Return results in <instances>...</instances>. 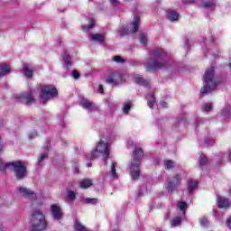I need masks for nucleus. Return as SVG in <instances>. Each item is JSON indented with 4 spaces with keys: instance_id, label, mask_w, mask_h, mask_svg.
I'll return each instance as SVG.
<instances>
[{
    "instance_id": "1",
    "label": "nucleus",
    "mask_w": 231,
    "mask_h": 231,
    "mask_svg": "<svg viewBox=\"0 0 231 231\" xmlns=\"http://www.w3.org/2000/svg\"><path fill=\"white\" fill-rule=\"evenodd\" d=\"M150 59L145 63V69L148 71H154V69H167L169 67V58L167 52L162 49H155L150 54Z\"/></svg>"
},
{
    "instance_id": "2",
    "label": "nucleus",
    "mask_w": 231,
    "mask_h": 231,
    "mask_svg": "<svg viewBox=\"0 0 231 231\" xmlns=\"http://www.w3.org/2000/svg\"><path fill=\"white\" fill-rule=\"evenodd\" d=\"M203 88L200 90V95H208L212 93L217 86H219V81L216 79L214 67L208 68L203 77Z\"/></svg>"
},
{
    "instance_id": "3",
    "label": "nucleus",
    "mask_w": 231,
    "mask_h": 231,
    "mask_svg": "<svg viewBox=\"0 0 231 231\" xmlns=\"http://www.w3.org/2000/svg\"><path fill=\"white\" fill-rule=\"evenodd\" d=\"M142 158H143V151L141 148H135L133 158L129 164V172L132 180H138L142 171L140 166L142 165Z\"/></svg>"
},
{
    "instance_id": "4",
    "label": "nucleus",
    "mask_w": 231,
    "mask_h": 231,
    "mask_svg": "<svg viewBox=\"0 0 231 231\" xmlns=\"http://www.w3.org/2000/svg\"><path fill=\"white\" fill-rule=\"evenodd\" d=\"M31 226L33 228V230L31 231H42L48 228V222H46V217L41 210L32 212L31 217Z\"/></svg>"
},
{
    "instance_id": "5",
    "label": "nucleus",
    "mask_w": 231,
    "mask_h": 231,
    "mask_svg": "<svg viewBox=\"0 0 231 231\" xmlns=\"http://www.w3.org/2000/svg\"><path fill=\"white\" fill-rule=\"evenodd\" d=\"M109 143L100 140L96 145V149L91 152L90 155L87 157V160H95V158H98L100 154L105 156V163H107V158H109Z\"/></svg>"
},
{
    "instance_id": "6",
    "label": "nucleus",
    "mask_w": 231,
    "mask_h": 231,
    "mask_svg": "<svg viewBox=\"0 0 231 231\" xmlns=\"http://www.w3.org/2000/svg\"><path fill=\"white\" fill-rule=\"evenodd\" d=\"M6 167H13L17 180H23L26 176V166L23 162H13L5 165L3 160L0 159V171H5Z\"/></svg>"
},
{
    "instance_id": "7",
    "label": "nucleus",
    "mask_w": 231,
    "mask_h": 231,
    "mask_svg": "<svg viewBox=\"0 0 231 231\" xmlns=\"http://www.w3.org/2000/svg\"><path fill=\"white\" fill-rule=\"evenodd\" d=\"M59 95V91L57 90V88L53 85H46L43 86L41 89L40 93V100L42 102V104H46L49 100H51V98H55Z\"/></svg>"
},
{
    "instance_id": "8",
    "label": "nucleus",
    "mask_w": 231,
    "mask_h": 231,
    "mask_svg": "<svg viewBox=\"0 0 231 231\" xmlns=\"http://www.w3.org/2000/svg\"><path fill=\"white\" fill-rule=\"evenodd\" d=\"M177 208L180 211L174 218L171 220V228H176V226H181V221L185 219V212H187V202H178Z\"/></svg>"
},
{
    "instance_id": "9",
    "label": "nucleus",
    "mask_w": 231,
    "mask_h": 231,
    "mask_svg": "<svg viewBox=\"0 0 231 231\" xmlns=\"http://www.w3.org/2000/svg\"><path fill=\"white\" fill-rule=\"evenodd\" d=\"M140 26V16H134L132 25L129 29V25H120L117 28V33L119 35H127L128 33H136Z\"/></svg>"
},
{
    "instance_id": "10",
    "label": "nucleus",
    "mask_w": 231,
    "mask_h": 231,
    "mask_svg": "<svg viewBox=\"0 0 231 231\" xmlns=\"http://www.w3.org/2000/svg\"><path fill=\"white\" fill-rule=\"evenodd\" d=\"M124 82V75L118 71H112L106 77V84L111 86H118Z\"/></svg>"
},
{
    "instance_id": "11",
    "label": "nucleus",
    "mask_w": 231,
    "mask_h": 231,
    "mask_svg": "<svg viewBox=\"0 0 231 231\" xmlns=\"http://www.w3.org/2000/svg\"><path fill=\"white\" fill-rule=\"evenodd\" d=\"M18 102H25L26 104H33L35 98L33 97V90L16 95Z\"/></svg>"
},
{
    "instance_id": "12",
    "label": "nucleus",
    "mask_w": 231,
    "mask_h": 231,
    "mask_svg": "<svg viewBox=\"0 0 231 231\" xmlns=\"http://www.w3.org/2000/svg\"><path fill=\"white\" fill-rule=\"evenodd\" d=\"M181 177L180 175H175L171 179L167 184H166V190L168 192H174L177 188L180 187V184L181 183Z\"/></svg>"
},
{
    "instance_id": "13",
    "label": "nucleus",
    "mask_w": 231,
    "mask_h": 231,
    "mask_svg": "<svg viewBox=\"0 0 231 231\" xmlns=\"http://www.w3.org/2000/svg\"><path fill=\"white\" fill-rule=\"evenodd\" d=\"M17 190L18 192H20V194H22V196L27 198V199H30V201H35V199H37V195L35 194V192H33V190L30 189H27L25 187H19Z\"/></svg>"
},
{
    "instance_id": "14",
    "label": "nucleus",
    "mask_w": 231,
    "mask_h": 231,
    "mask_svg": "<svg viewBox=\"0 0 231 231\" xmlns=\"http://www.w3.org/2000/svg\"><path fill=\"white\" fill-rule=\"evenodd\" d=\"M51 214L53 219H56L57 221H60V219H62V208H60V205L52 204L51 206Z\"/></svg>"
},
{
    "instance_id": "15",
    "label": "nucleus",
    "mask_w": 231,
    "mask_h": 231,
    "mask_svg": "<svg viewBox=\"0 0 231 231\" xmlns=\"http://www.w3.org/2000/svg\"><path fill=\"white\" fill-rule=\"evenodd\" d=\"M79 106L83 107V109H87V111H97V109H98L95 103L84 97L79 100Z\"/></svg>"
},
{
    "instance_id": "16",
    "label": "nucleus",
    "mask_w": 231,
    "mask_h": 231,
    "mask_svg": "<svg viewBox=\"0 0 231 231\" xmlns=\"http://www.w3.org/2000/svg\"><path fill=\"white\" fill-rule=\"evenodd\" d=\"M166 19H168L170 23H178L180 21V13L174 9H168L166 11Z\"/></svg>"
},
{
    "instance_id": "17",
    "label": "nucleus",
    "mask_w": 231,
    "mask_h": 231,
    "mask_svg": "<svg viewBox=\"0 0 231 231\" xmlns=\"http://www.w3.org/2000/svg\"><path fill=\"white\" fill-rule=\"evenodd\" d=\"M34 70H35V67H33L30 63L23 64V66L22 68V71H23L24 77H26V79H32V77H33Z\"/></svg>"
},
{
    "instance_id": "18",
    "label": "nucleus",
    "mask_w": 231,
    "mask_h": 231,
    "mask_svg": "<svg viewBox=\"0 0 231 231\" xmlns=\"http://www.w3.org/2000/svg\"><path fill=\"white\" fill-rule=\"evenodd\" d=\"M217 6V0H205L201 4V7L205 10H216V7Z\"/></svg>"
},
{
    "instance_id": "19",
    "label": "nucleus",
    "mask_w": 231,
    "mask_h": 231,
    "mask_svg": "<svg viewBox=\"0 0 231 231\" xmlns=\"http://www.w3.org/2000/svg\"><path fill=\"white\" fill-rule=\"evenodd\" d=\"M217 201L218 208H223L224 210H226V208H230V200L225 197H217Z\"/></svg>"
},
{
    "instance_id": "20",
    "label": "nucleus",
    "mask_w": 231,
    "mask_h": 231,
    "mask_svg": "<svg viewBox=\"0 0 231 231\" xmlns=\"http://www.w3.org/2000/svg\"><path fill=\"white\" fill-rule=\"evenodd\" d=\"M88 39H90V41H93L94 42H98L99 44H104L106 36L104 34H100V33H94V34H90L88 36Z\"/></svg>"
},
{
    "instance_id": "21",
    "label": "nucleus",
    "mask_w": 231,
    "mask_h": 231,
    "mask_svg": "<svg viewBox=\"0 0 231 231\" xmlns=\"http://www.w3.org/2000/svg\"><path fill=\"white\" fill-rule=\"evenodd\" d=\"M231 116V106H225L220 112V118L222 122L228 120Z\"/></svg>"
},
{
    "instance_id": "22",
    "label": "nucleus",
    "mask_w": 231,
    "mask_h": 231,
    "mask_svg": "<svg viewBox=\"0 0 231 231\" xmlns=\"http://www.w3.org/2000/svg\"><path fill=\"white\" fill-rule=\"evenodd\" d=\"M77 199V189H67L66 201L73 203Z\"/></svg>"
},
{
    "instance_id": "23",
    "label": "nucleus",
    "mask_w": 231,
    "mask_h": 231,
    "mask_svg": "<svg viewBox=\"0 0 231 231\" xmlns=\"http://www.w3.org/2000/svg\"><path fill=\"white\" fill-rule=\"evenodd\" d=\"M188 192L189 194H192L196 189H198V180H188Z\"/></svg>"
},
{
    "instance_id": "24",
    "label": "nucleus",
    "mask_w": 231,
    "mask_h": 231,
    "mask_svg": "<svg viewBox=\"0 0 231 231\" xmlns=\"http://www.w3.org/2000/svg\"><path fill=\"white\" fill-rule=\"evenodd\" d=\"M134 82L136 84H139L140 86H144V88H147L149 86V80L143 79L140 75H134Z\"/></svg>"
},
{
    "instance_id": "25",
    "label": "nucleus",
    "mask_w": 231,
    "mask_h": 231,
    "mask_svg": "<svg viewBox=\"0 0 231 231\" xmlns=\"http://www.w3.org/2000/svg\"><path fill=\"white\" fill-rule=\"evenodd\" d=\"M72 66V62H71V58L69 55L65 54L63 56V68H65V69H70Z\"/></svg>"
},
{
    "instance_id": "26",
    "label": "nucleus",
    "mask_w": 231,
    "mask_h": 231,
    "mask_svg": "<svg viewBox=\"0 0 231 231\" xmlns=\"http://www.w3.org/2000/svg\"><path fill=\"white\" fill-rule=\"evenodd\" d=\"M11 69L10 65L2 64L0 65V77H5V75L10 74Z\"/></svg>"
},
{
    "instance_id": "27",
    "label": "nucleus",
    "mask_w": 231,
    "mask_h": 231,
    "mask_svg": "<svg viewBox=\"0 0 231 231\" xmlns=\"http://www.w3.org/2000/svg\"><path fill=\"white\" fill-rule=\"evenodd\" d=\"M93 185V180L91 179H83L79 181L80 189H89Z\"/></svg>"
},
{
    "instance_id": "28",
    "label": "nucleus",
    "mask_w": 231,
    "mask_h": 231,
    "mask_svg": "<svg viewBox=\"0 0 231 231\" xmlns=\"http://www.w3.org/2000/svg\"><path fill=\"white\" fill-rule=\"evenodd\" d=\"M133 107V102L126 101L123 104V115H129V111Z\"/></svg>"
},
{
    "instance_id": "29",
    "label": "nucleus",
    "mask_w": 231,
    "mask_h": 231,
    "mask_svg": "<svg viewBox=\"0 0 231 231\" xmlns=\"http://www.w3.org/2000/svg\"><path fill=\"white\" fill-rule=\"evenodd\" d=\"M199 167H207L208 165V159L204 154H201L199 159Z\"/></svg>"
},
{
    "instance_id": "30",
    "label": "nucleus",
    "mask_w": 231,
    "mask_h": 231,
    "mask_svg": "<svg viewBox=\"0 0 231 231\" xmlns=\"http://www.w3.org/2000/svg\"><path fill=\"white\" fill-rule=\"evenodd\" d=\"M74 231H88V228H86V226L82 225V223H80V221L76 220L74 223Z\"/></svg>"
},
{
    "instance_id": "31",
    "label": "nucleus",
    "mask_w": 231,
    "mask_h": 231,
    "mask_svg": "<svg viewBox=\"0 0 231 231\" xmlns=\"http://www.w3.org/2000/svg\"><path fill=\"white\" fill-rule=\"evenodd\" d=\"M155 97H154V93H150L147 96V102H148V106L151 109H152V107H154V101Z\"/></svg>"
},
{
    "instance_id": "32",
    "label": "nucleus",
    "mask_w": 231,
    "mask_h": 231,
    "mask_svg": "<svg viewBox=\"0 0 231 231\" xmlns=\"http://www.w3.org/2000/svg\"><path fill=\"white\" fill-rule=\"evenodd\" d=\"M110 171H111V176L114 179L118 178V174H116V162H110Z\"/></svg>"
},
{
    "instance_id": "33",
    "label": "nucleus",
    "mask_w": 231,
    "mask_h": 231,
    "mask_svg": "<svg viewBox=\"0 0 231 231\" xmlns=\"http://www.w3.org/2000/svg\"><path fill=\"white\" fill-rule=\"evenodd\" d=\"M94 27H95V21L93 19H89L88 24L82 26V31L89 32V30H91V28H94Z\"/></svg>"
},
{
    "instance_id": "34",
    "label": "nucleus",
    "mask_w": 231,
    "mask_h": 231,
    "mask_svg": "<svg viewBox=\"0 0 231 231\" xmlns=\"http://www.w3.org/2000/svg\"><path fill=\"white\" fill-rule=\"evenodd\" d=\"M164 167L166 171H171V169H174V167H176V163L173 161L167 160L164 161Z\"/></svg>"
},
{
    "instance_id": "35",
    "label": "nucleus",
    "mask_w": 231,
    "mask_h": 231,
    "mask_svg": "<svg viewBox=\"0 0 231 231\" xmlns=\"http://www.w3.org/2000/svg\"><path fill=\"white\" fill-rule=\"evenodd\" d=\"M85 201L87 203H88V205H97V203H98V199H97V198H94V199L87 198V199H85Z\"/></svg>"
},
{
    "instance_id": "36",
    "label": "nucleus",
    "mask_w": 231,
    "mask_h": 231,
    "mask_svg": "<svg viewBox=\"0 0 231 231\" xmlns=\"http://www.w3.org/2000/svg\"><path fill=\"white\" fill-rule=\"evenodd\" d=\"M112 60L117 64H122L123 62H125V60L121 56H114Z\"/></svg>"
},
{
    "instance_id": "37",
    "label": "nucleus",
    "mask_w": 231,
    "mask_h": 231,
    "mask_svg": "<svg viewBox=\"0 0 231 231\" xmlns=\"http://www.w3.org/2000/svg\"><path fill=\"white\" fill-rule=\"evenodd\" d=\"M48 156L47 152H43L41 154V156L38 158L37 165H41L44 160H46V157Z\"/></svg>"
},
{
    "instance_id": "38",
    "label": "nucleus",
    "mask_w": 231,
    "mask_h": 231,
    "mask_svg": "<svg viewBox=\"0 0 231 231\" xmlns=\"http://www.w3.org/2000/svg\"><path fill=\"white\" fill-rule=\"evenodd\" d=\"M212 109V103H204L202 105V111H210Z\"/></svg>"
},
{
    "instance_id": "39",
    "label": "nucleus",
    "mask_w": 231,
    "mask_h": 231,
    "mask_svg": "<svg viewBox=\"0 0 231 231\" xmlns=\"http://www.w3.org/2000/svg\"><path fill=\"white\" fill-rule=\"evenodd\" d=\"M139 40L141 44H143L144 46L147 44V36L145 34H140Z\"/></svg>"
},
{
    "instance_id": "40",
    "label": "nucleus",
    "mask_w": 231,
    "mask_h": 231,
    "mask_svg": "<svg viewBox=\"0 0 231 231\" xmlns=\"http://www.w3.org/2000/svg\"><path fill=\"white\" fill-rule=\"evenodd\" d=\"M199 223L201 226H208V219L207 217H201Z\"/></svg>"
},
{
    "instance_id": "41",
    "label": "nucleus",
    "mask_w": 231,
    "mask_h": 231,
    "mask_svg": "<svg viewBox=\"0 0 231 231\" xmlns=\"http://www.w3.org/2000/svg\"><path fill=\"white\" fill-rule=\"evenodd\" d=\"M109 3L112 6H118V5H120V1L118 0H109Z\"/></svg>"
},
{
    "instance_id": "42",
    "label": "nucleus",
    "mask_w": 231,
    "mask_h": 231,
    "mask_svg": "<svg viewBox=\"0 0 231 231\" xmlns=\"http://www.w3.org/2000/svg\"><path fill=\"white\" fill-rule=\"evenodd\" d=\"M72 77H73V79H77L80 77V73H79V71H77V70H73Z\"/></svg>"
},
{
    "instance_id": "43",
    "label": "nucleus",
    "mask_w": 231,
    "mask_h": 231,
    "mask_svg": "<svg viewBox=\"0 0 231 231\" xmlns=\"http://www.w3.org/2000/svg\"><path fill=\"white\" fill-rule=\"evenodd\" d=\"M214 139H207L206 141H205V144L206 145H212L213 143H214Z\"/></svg>"
},
{
    "instance_id": "44",
    "label": "nucleus",
    "mask_w": 231,
    "mask_h": 231,
    "mask_svg": "<svg viewBox=\"0 0 231 231\" xmlns=\"http://www.w3.org/2000/svg\"><path fill=\"white\" fill-rule=\"evenodd\" d=\"M97 91H98V93L103 95V93H104V87H102V85H99L98 88H97Z\"/></svg>"
},
{
    "instance_id": "45",
    "label": "nucleus",
    "mask_w": 231,
    "mask_h": 231,
    "mask_svg": "<svg viewBox=\"0 0 231 231\" xmlns=\"http://www.w3.org/2000/svg\"><path fill=\"white\" fill-rule=\"evenodd\" d=\"M226 226H228V228L231 230V217L226 221Z\"/></svg>"
},
{
    "instance_id": "46",
    "label": "nucleus",
    "mask_w": 231,
    "mask_h": 231,
    "mask_svg": "<svg viewBox=\"0 0 231 231\" xmlns=\"http://www.w3.org/2000/svg\"><path fill=\"white\" fill-rule=\"evenodd\" d=\"M160 106H161V107H166L167 103H166V102L162 101V102L160 103Z\"/></svg>"
},
{
    "instance_id": "47",
    "label": "nucleus",
    "mask_w": 231,
    "mask_h": 231,
    "mask_svg": "<svg viewBox=\"0 0 231 231\" xmlns=\"http://www.w3.org/2000/svg\"><path fill=\"white\" fill-rule=\"evenodd\" d=\"M35 136H37V133L34 132V133L32 134V135H29V138L32 139V138H33V137H35Z\"/></svg>"
},
{
    "instance_id": "48",
    "label": "nucleus",
    "mask_w": 231,
    "mask_h": 231,
    "mask_svg": "<svg viewBox=\"0 0 231 231\" xmlns=\"http://www.w3.org/2000/svg\"><path fill=\"white\" fill-rule=\"evenodd\" d=\"M200 122H203V119L199 118V119L197 120V125H199Z\"/></svg>"
},
{
    "instance_id": "49",
    "label": "nucleus",
    "mask_w": 231,
    "mask_h": 231,
    "mask_svg": "<svg viewBox=\"0 0 231 231\" xmlns=\"http://www.w3.org/2000/svg\"><path fill=\"white\" fill-rule=\"evenodd\" d=\"M128 145H133V141H128Z\"/></svg>"
},
{
    "instance_id": "50",
    "label": "nucleus",
    "mask_w": 231,
    "mask_h": 231,
    "mask_svg": "<svg viewBox=\"0 0 231 231\" xmlns=\"http://www.w3.org/2000/svg\"><path fill=\"white\" fill-rule=\"evenodd\" d=\"M0 151H3V144L0 143Z\"/></svg>"
},
{
    "instance_id": "51",
    "label": "nucleus",
    "mask_w": 231,
    "mask_h": 231,
    "mask_svg": "<svg viewBox=\"0 0 231 231\" xmlns=\"http://www.w3.org/2000/svg\"><path fill=\"white\" fill-rule=\"evenodd\" d=\"M74 169H75V172H78L79 168L75 167Z\"/></svg>"
},
{
    "instance_id": "52",
    "label": "nucleus",
    "mask_w": 231,
    "mask_h": 231,
    "mask_svg": "<svg viewBox=\"0 0 231 231\" xmlns=\"http://www.w3.org/2000/svg\"><path fill=\"white\" fill-rule=\"evenodd\" d=\"M87 167H91V163H88V164H87Z\"/></svg>"
},
{
    "instance_id": "53",
    "label": "nucleus",
    "mask_w": 231,
    "mask_h": 231,
    "mask_svg": "<svg viewBox=\"0 0 231 231\" xmlns=\"http://www.w3.org/2000/svg\"><path fill=\"white\" fill-rule=\"evenodd\" d=\"M228 67H229V68H230V69H231V63H229Z\"/></svg>"
},
{
    "instance_id": "54",
    "label": "nucleus",
    "mask_w": 231,
    "mask_h": 231,
    "mask_svg": "<svg viewBox=\"0 0 231 231\" xmlns=\"http://www.w3.org/2000/svg\"><path fill=\"white\" fill-rule=\"evenodd\" d=\"M157 1V3H160V0H156Z\"/></svg>"
},
{
    "instance_id": "55",
    "label": "nucleus",
    "mask_w": 231,
    "mask_h": 231,
    "mask_svg": "<svg viewBox=\"0 0 231 231\" xmlns=\"http://www.w3.org/2000/svg\"><path fill=\"white\" fill-rule=\"evenodd\" d=\"M125 1H129V0H125Z\"/></svg>"
}]
</instances>
